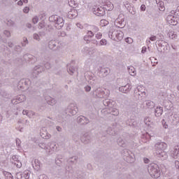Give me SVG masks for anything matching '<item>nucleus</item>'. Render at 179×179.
Returning <instances> with one entry per match:
<instances>
[{
	"label": "nucleus",
	"instance_id": "f257e3e1",
	"mask_svg": "<svg viewBox=\"0 0 179 179\" xmlns=\"http://www.w3.org/2000/svg\"><path fill=\"white\" fill-rule=\"evenodd\" d=\"M49 20L50 22H55V27H57V29H61V27H64V20L61 17L52 15L49 17Z\"/></svg>",
	"mask_w": 179,
	"mask_h": 179
},
{
	"label": "nucleus",
	"instance_id": "f03ea898",
	"mask_svg": "<svg viewBox=\"0 0 179 179\" xmlns=\"http://www.w3.org/2000/svg\"><path fill=\"white\" fill-rule=\"evenodd\" d=\"M150 174L152 178H159L160 177V170L157 165H154L150 169Z\"/></svg>",
	"mask_w": 179,
	"mask_h": 179
},
{
	"label": "nucleus",
	"instance_id": "7ed1b4c3",
	"mask_svg": "<svg viewBox=\"0 0 179 179\" xmlns=\"http://www.w3.org/2000/svg\"><path fill=\"white\" fill-rule=\"evenodd\" d=\"M94 15L96 16H104L106 15V10L103 7H97L93 10Z\"/></svg>",
	"mask_w": 179,
	"mask_h": 179
},
{
	"label": "nucleus",
	"instance_id": "20e7f679",
	"mask_svg": "<svg viewBox=\"0 0 179 179\" xmlns=\"http://www.w3.org/2000/svg\"><path fill=\"white\" fill-rule=\"evenodd\" d=\"M166 22L170 24V26H176L178 22H177V17L170 15H168L166 18Z\"/></svg>",
	"mask_w": 179,
	"mask_h": 179
},
{
	"label": "nucleus",
	"instance_id": "39448f33",
	"mask_svg": "<svg viewBox=\"0 0 179 179\" xmlns=\"http://www.w3.org/2000/svg\"><path fill=\"white\" fill-rule=\"evenodd\" d=\"M167 148V143L164 142H160L155 144V148L157 150H166Z\"/></svg>",
	"mask_w": 179,
	"mask_h": 179
},
{
	"label": "nucleus",
	"instance_id": "423d86ee",
	"mask_svg": "<svg viewBox=\"0 0 179 179\" xmlns=\"http://www.w3.org/2000/svg\"><path fill=\"white\" fill-rule=\"evenodd\" d=\"M156 155L159 159H162V160L167 159V152H166L165 150H157Z\"/></svg>",
	"mask_w": 179,
	"mask_h": 179
},
{
	"label": "nucleus",
	"instance_id": "0eeeda50",
	"mask_svg": "<svg viewBox=\"0 0 179 179\" xmlns=\"http://www.w3.org/2000/svg\"><path fill=\"white\" fill-rule=\"evenodd\" d=\"M171 156L176 159L179 156V145H176L174 147L173 150L171 152Z\"/></svg>",
	"mask_w": 179,
	"mask_h": 179
},
{
	"label": "nucleus",
	"instance_id": "6e6552de",
	"mask_svg": "<svg viewBox=\"0 0 179 179\" xmlns=\"http://www.w3.org/2000/svg\"><path fill=\"white\" fill-rule=\"evenodd\" d=\"M76 16H78V10H76L75 8H72L68 13V17L69 19H73V17H76Z\"/></svg>",
	"mask_w": 179,
	"mask_h": 179
},
{
	"label": "nucleus",
	"instance_id": "1a4fd4ad",
	"mask_svg": "<svg viewBox=\"0 0 179 179\" xmlns=\"http://www.w3.org/2000/svg\"><path fill=\"white\" fill-rule=\"evenodd\" d=\"M119 90L122 93H128V92L131 90V85H129V84H127L125 86L120 87L119 88Z\"/></svg>",
	"mask_w": 179,
	"mask_h": 179
},
{
	"label": "nucleus",
	"instance_id": "9d476101",
	"mask_svg": "<svg viewBox=\"0 0 179 179\" xmlns=\"http://www.w3.org/2000/svg\"><path fill=\"white\" fill-rule=\"evenodd\" d=\"M93 36H94V34H93V32L92 31H89L87 32V35H86L84 37V40L85 41H87V43H90V40H92V37H93Z\"/></svg>",
	"mask_w": 179,
	"mask_h": 179
},
{
	"label": "nucleus",
	"instance_id": "9b49d317",
	"mask_svg": "<svg viewBox=\"0 0 179 179\" xmlns=\"http://www.w3.org/2000/svg\"><path fill=\"white\" fill-rule=\"evenodd\" d=\"M78 122L82 125H85V124H87L88 120L85 116H80L78 118Z\"/></svg>",
	"mask_w": 179,
	"mask_h": 179
},
{
	"label": "nucleus",
	"instance_id": "f8f14e48",
	"mask_svg": "<svg viewBox=\"0 0 179 179\" xmlns=\"http://www.w3.org/2000/svg\"><path fill=\"white\" fill-rule=\"evenodd\" d=\"M163 114V108L159 106L157 107L155 109V115L156 117H160Z\"/></svg>",
	"mask_w": 179,
	"mask_h": 179
},
{
	"label": "nucleus",
	"instance_id": "ddd939ff",
	"mask_svg": "<svg viewBox=\"0 0 179 179\" xmlns=\"http://www.w3.org/2000/svg\"><path fill=\"white\" fill-rule=\"evenodd\" d=\"M129 73L131 76H135V75H136V71L135 70V68L134 66H130L129 67Z\"/></svg>",
	"mask_w": 179,
	"mask_h": 179
},
{
	"label": "nucleus",
	"instance_id": "4468645a",
	"mask_svg": "<svg viewBox=\"0 0 179 179\" xmlns=\"http://www.w3.org/2000/svg\"><path fill=\"white\" fill-rule=\"evenodd\" d=\"M122 38H124V33H122V31L117 32V34H116V39L118 41H121V40H122Z\"/></svg>",
	"mask_w": 179,
	"mask_h": 179
},
{
	"label": "nucleus",
	"instance_id": "2eb2a0df",
	"mask_svg": "<svg viewBox=\"0 0 179 179\" xmlns=\"http://www.w3.org/2000/svg\"><path fill=\"white\" fill-rule=\"evenodd\" d=\"M26 100V96L24 95H20V96L18 97L17 101L16 102H13V101H12V103H13L14 104H17V103H22V101H24Z\"/></svg>",
	"mask_w": 179,
	"mask_h": 179
},
{
	"label": "nucleus",
	"instance_id": "dca6fc26",
	"mask_svg": "<svg viewBox=\"0 0 179 179\" xmlns=\"http://www.w3.org/2000/svg\"><path fill=\"white\" fill-rule=\"evenodd\" d=\"M159 10H161V12H164L166 10V8L164 7V3L163 1L159 2Z\"/></svg>",
	"mask_w": 179,
	"mask_h": 179
},
{
	"label": "nucleus",
	"instance_id": "f3484780",
	"mask_svg": "<svg viewBox=\"0 0 179 179\" xmlns=\"http://www.w3.org/2000/svg\"><path fill=\"white\" fill-rule=\"evenodd\" d=\"M168 36L169 38H172V39L176 38V37H177V35L174 34V31H169V33L168 34Z\"/></svg>",
	"mask_w": 179,
	"mask_h": 179
},
{
	"label": "nucleus",
	"instance_id": "a211bd4d",
	"mask_svg": "<svg viewBox=\"0 0 179 179\" xmlns=\"http://www.w3.org/2000/svg\"><path fill=\"white\" fill-rule=\"evenodd\" d=\"M4 176L6 179H13V176L9 172H4Z\"/></svg>",
	"mask_w": 179,
	"mask_h": 179
},
{
	"label": "nucleus",
	"instance_id": "6ab92c4d",
	"mask_svg": "<svg viewBox=\"0 0 179 179\" xmlns=\"http://www.w3.org/2000/svg\"><path fill=\"white\" fill-rule=\"evenodd\" d=\"M101 26H107V24H108V21L106 20H101Z\"/></svg>",
	"mask_w": 179,
	"mask_h": 179
},
{
	"label": "nucleus",
	"instance_id": "aec40b11",
	"mask_svg": "<svg viewBox=\"0 0 179 179\" xmlns=\"http://www.w3.org/2000/svg\"><path fill=\"white\" fill-rule=\"evenodd\" d=\"M50 99H46V100H48V103L49 104H55V100L52 98H49Z\"/></svg>",
	"mask_w": 179,
	"mask_h": 179
},
{
	"label": "nucleus",
	"instance_id": "412c9836",
	"mask_svg": "<svg viewBox=\"0 0 179 179\" xmlns=\"http://www.w3.org/2000/svg\"><path fill=\"white\" fill-rule=\"evenodd\" d=\"M107 8H108V10H113V9H114V5L110 3L109 4H107Z\"/></svg>",
	"mask_w": 179,
	"mask_h": 179
},
{
	"label": "nucleus",
	"instance_id": "4be33fe9",
	"mask_svg": "<svg viewBox=\"0 0 179 179\" xmlns=\"http://www.w3.org/2000/svg\"><path fill=\"white\" fill-rule=\"evenodd\" d=\"M14 164L18 168V169H20V167H22V162H14Z\"/></svg>",
	"mask_w": 179,
	"mask_h": 179
},
{
	"label": "nucleus",
	"instance_id": "5701e85b",
	"mask_svg": "<svg viewBox=\"0 0 179 179\" xmlns=\"http://www.w3.org/2000/svg\"><path fill=\"white\" fill-rule=\"evenodd\" d=\"M101 45H107V40L101 39L100 41Z\"/></svg>",
	"mask_w": 179,
	"mask_h": 179
},
{
	"label": "nucleus",
	"instance_id": "b1692460",
	"mask_svg": "<svg viewBox=\"0 0 179 179\" xmlns=\"http://www.w3.org/2000/svg\"><path fill=\"white\" fill-rule=\"evenodd\" d=\"M125 41H126V43H128L129 44L132 43L134 41L131 38H127L125 39Z\"/></svg>",
	"mask_w": 179,
	"mask_h": 179
},
{
	"label": "nucleus",
	"instance_id": "393cba45",
	"mask_svg": "<svg viewBox=\"0 0 179 179\" xmlns=\"http://www.w3.org/2000/svg\"><path fill=\"white\" fill-rule=\"evenodd\" d=\"M29 11L30 8L29 7H24V8L23 9L24 13H29Z\"/></svg>",
	"mask_w": 179,
	"mask_h": 179
},
{
	"label": "nucleus",
	"instance_id": "a878e982",
	"mask_svg": "<svg viewBox=\"0 0 179 179\" xmlns=\"http://www.w3.org/2000/svg\"><path fill=\"white\" fill-rule=\"evenodd\" d=\"M101 37H103V35L101 34V33H98L96 34V38H97L98 40H100V38H101Z\"/></svg>",
	"mask_w": 179,
	"mask_h": 179
},
{
	"label": "nucleus",
	"instance_id": "bb28decb",
	"mask_svg": "<svg viewBox=\"0 0 179 179\" xmlns=\"http://www.w3.org/2000/svg\"><path fill=\"white\" fill-rule=\"evenodd\" d=\"M33 23H34V24H36V23H37L38 22V17H34L32 20Z\"/></svg>",
	"mask_w": 179,
	"mask_h": 179
},
{
	"label": "nucleus",
	"instance_id": "cd10ccee",
	"mask_svg": "<svg viewBox=\"0 0 179 179\" xmlns=\"http://www.w3.org/2000/svg\"><path fill=\"white\" fill-rule=\"evenodd\" d=\"M141 10L143 11L146 10V6H145V4H142L141 6Z\"/></svg>",
	"mask_w": 179,
	"mask_h": 179
},
{
	"label": "nucleus",
	"instance_id": "c85d7f7f",
	"mask_svg": "<svg viewBox=\"0 0 179 179\" xmlns=\"http://www.w3.org/2000/svg\"><path fill=\"white\" fill-rule=\"evenodd\" d=\"M34 38L35 40H40V36H38V34H34Z\"/></svg>",
	"mask_w": 179,
	"mask_h": 179
},
{
	"label": "nucleus",
	"instance_id": "c756f323",
	"mask_svg": "<svg viewBox=\"0 0 179 179\" xmlns=\"http://www.w3.org/2000/svg\"><path fill=\"white\" fill-rule=\"evenodd\" d=\"M22 114L27 115L29 117V115H30V112H29L27 110H23Z\"/></svg>",
	"mask_w": 179,
	"mask_h": 179
},
{
	"label": "nucleus",
	"instance_id": "7c9ffc66",
	"mask_svg": "<svg viewBox=\"0 0 179 179\" xmlns=\"http://www.w3.org/2000/svg\"><path fill=\"white\" fill-rule=\"evenodd\" d=\"M77 27H79V29H83V26L80 24V23H77L76 24Z\"/></svg>",
	"mask_w": 179,
	"mask_h": 179
},
{
	"label": "nucleus",
	"instance_id": "2f4dec72",
	"mask_svg": "<svg viewBox=\"0 0 179 179\" xmlns=\"http://www.w3.org/2000/svg\"><path fill=\"white\" fill-rule=\"evenodd\" d=\"M4 34H6V36H7V37H9V36H10V32H9L8 31H5Z\"/></svg>",
	"mask_w": 179,
	"mask_h": 179
},
{
	"label": "nucleus",
	"instance_id": "473e14b6",
	"mask_svg": "<svg viewBox=\"0 0 179 179\" xmlns=\"http://www.w3.org/2000/svg\"><path fill=\"white\" fill-rule=\"evenodd\" d=\"M175 165H176V169H179V162L178 161L175 162Z\"/></svg>",
	"mask_w": 179,
	"mask_h": 179
},
{
	"label": "nucleus",
	"instance_id": "72a5a7b5",
	"mask_svg": "<svg viewBox=\"0 0 179 179\" xmlns=\"http://www.w3.org/2000/svg\"><path fill=\"white\" fill-rule=\"evenodd\" d=\"M91 89H92V87H90V86L85 87L86 92H90Z\"/></svg>",
	"mask_w": 179,
	"mask_h": 179
},
{
	"label": "nucleus",
	"instance_id": "f704fd0d",
	"mask_svg": "<svg viewBox=\"0 0 179 179\" xmlns=\"http://www.w3.org/2000/svg\"><path fill=\"white\" fill-rule=\"evenodd\" d=\"M17 5H19V6H23V1H22V0L19 1L17 2Z\"/></svg>",
	"mask_w": 179,
	"mask_h": 179
},
{
	"label": "nucleus",
	"instance_id": "c9c22d12",
	"mask_svg": "<svg viewBox=\"0 0 179 179\" xmlns=\"http://www.w3.org/2000/svg\"><path fill=\"white\" fill-rule=\"evenodd\" d=\"M150 39L151 40V41H156V36H151Z\"/></svg>",
	"mask_w": 179,
	"mask_h": 179
},
{
	"label": "nucleus",
	"instance_id": "e433bc0d",
	"mask_svg": "<svg viewBox=\"0 0 179 179\" xmlns=\"http://www.w3.org/2000/svg\"><path fill=\"white\" fill-rule=\"evenodd\" d=\"M144 163H145V164L149 163V159H148V158H144Z\"/></svg>",
	"mask_w": 179,
	"mask_h": 179
},
{
	"label": "nucleus",
	"instance_id": "4c0bfd02",
	"mask_svg": "<svg viewBox=\"0 0 179 179\" xmlns=\"http://www.w3.org/2000/svg\"><path fill=\"white\" fill-rule=\"evenodd\" d=\"M164 128H165V129H167V128H169V125L166 124V123L164 124Z\"/></svg>",
	"mask_w": 179,
	"mask_h": 179
},
{
	"label": "nucleus",
	"instance_id": "58836bf2",
	"mask_svg": "<svg viewBox=\"0 0 179 179\" xmlns=\"http://www.w3.org/2000/svg\"><path fill=\"white\" fill-rule=\"evenodd\" d=\"M142 52H143V54L144 52H146V48H145V47H143V48Z\"/></svg>",
	"mask_w": 179,
	"mask_h": 179
},
{
	"label": "nucleus",
	"instance_id": "ea45409f",
	"mask_svg": "<svg viewBox=\"0 0 179 179\" xmlns=\"http://www.w3.org/2000/svg\"><path fill=\"white\" fill-rule=\"evenodd\" d=\"M176 13L179 15V6L177 7Z\"/></svg>",
	"mask_w": 179,
	"mask_h": 179
},
{
	"label": "nucleus",
	"instance_id": "a19ab883",
	"mask_svg": "<svg viewBox=\"0 0 179 179\" xmlns=\"http://www.w3.org/2000/svg\"><path fill=\"white\" fill-rule=\"evenodd\" d=\"M22 2H24V3H27L29 2V0H22Z\"/></svg>",
	"mask_w": 179,
	"mask_h": 179
},
{
	"label": "nucleus",
	"instance_id": "79ce46f5",
	"mask_svg": "<svg viewBox=\"0 0 179 179\" xmlns=\"http://www.w3.org/2000/svg\"><path fill=\"white\" fill-rule=\"evenodd\" d=\"M51 44H53V42H50V44H49L50 48H52V47H51Z\"/></svg>",
	"mask_w": 179,
	"mask_h": 179
},
{
	"label": "nucleus",
	"instance_id": "37998d69",
	"mask_svg": "<svg viewBox=\"0 0 179 179\" xmlns=\"http://www.w3.org/2000/svg\"><path fill=\"white\" fill-rule=\"evenodd\" d=\"M148 118H146L145 120V124H147V125H149V124L148 123Z\"/></svg>",
	"mask_w": 179,
	"mask_h": 179
},
{
	"label": "nucleus",
	"instance_id": "c03bdc74",
	"mask_svg": "<svg viewBox=\"0 0 179 179\" xmlns=\"http://www.w3.org/2000/svg\"><path fill=\"white\" fill-rule=\"evenodd\" d=\"M57 131H61V127H57Z\"/></svg>",
	"mask_w": 179,
	"mask_h": 179
},
{
	"label": "nucleus",
	"instance_id": "a18cd8bd",
	"mask_svg": "<svg viewBox=\"0 0 179 179\" xmlns=\"http://www.w3.org/2000/svg\"><path fill=\"white\" fill-rule=\"evenodd\" d=\"M162 124H164V123L166 122V121H165L164 120H163L162 121Z\"/></svg>",
	"mask_w": 179,
	"mask_h": 179
},
{
	"label": "nucleus",
	"instance_id": "49530a36",
	"mask_svg": "<svg viewBox=\"0 0 179 179\" xmlns=\"http://www.w3.org/2000/svg\"><path fill=\"white\" fill-rule=\"evenodd\" d=\"M28 27H29V28L31 27V24H29Z\"/></svg>",
	"mask_w": 179,
	"mask_h": 179
},
{
	"label": "nucleus",
	"instance_id": "de8ad7c7",
	"mask_svg": "<svg viewBox=\"0 0 179 179\" xmlns=\"http://www.w3.org/2000/svg\"><path fill=\"white\" fill-rule=\"evenodd\" d=\"M24 41H27V38H25V39H24Z\"/></svg>",
	"mask_w": 179,
	"mask_h": 179
},
{
	"label": "nucleus",
	"instance_id": "09e8293b",
	"mask_svg": "<svg viewBox=\"0 0 179 179\" xmlns=\"http://www.w3.org/2000/svg\"><path fill=\"white\" fill-rule=\"evenodd\" d=\"M13 159H16V156H13Z\"/></svg>",
	"mask_w": 179,
	"mask_h": 179
},
{
	"label": "nucleus",
	"instance_id": "8fccbe9b",
	"mask_svg": "<svg viewBox=\"0 0 179 179\" xmlns=\"http://www.w3.org/2000/svg\"><path fill=\"white\" fill-rule=\"evenodd\" d=\"M116 114H118V110H116Z\"/></svg>",
	"mask_w": 179,
	"mask_h": 179
},
{
	"label": "nucleus",
	"instance_id": "3c124183",
	"mask_svg": "<svg viewBox=\"0 0 179 179\" xmlns=\"http://www.w3.org/2000/svg\"><path fill=\"white\" fill-rule=\"evenodd\" d=\"M71 73H73V71H71Z\"/></svg>",
	"mask_w": 179,
	"mask_h": 179
},
{
	"label": "nucleus",
	"instance_id": "603ef678",
	"mask_svg": "<svg viewBox=\"0 0 179 179\" xmlns=\"http://www.w3.org/2000/svg\"><path fill=\"white\" fill-rule=\"evenodd\" d=\"M43 138H46L45 137H44V136H43Z\"/></svg>",
	"mask_w": 179,
	"mask_h": 179
},
{
	"label": "nucleus",
	"instance_id": "864d4df0",
	"mask_svg": "<svg viewBox=\"0 0 179 179\" xmlns=\"http://www.w3.org/2000/svg\"><path fill=\"white\" fill-rule=\"evenodd\" d=\"M15 1H17V0H15Z\"/></svg>",
	"mask_w": 179,
	"mask_h": 179
}]
</instances>
